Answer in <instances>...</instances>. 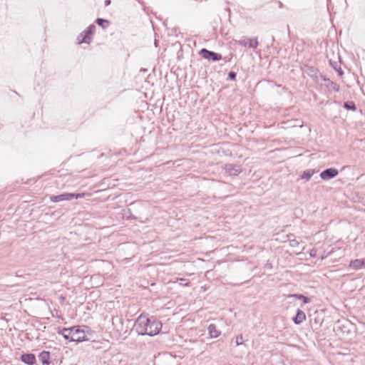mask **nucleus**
<instances>
[{
	"label": "nucleus",
	"instance_id": "nucleus-1",
	"mask_svg": "<svg viewBox=\"0 0 365 365\" xmlns=\"http://www.w3.org/2000/svg\"><path fill=\"white\" fill-rule=\"evenodd\" d=\"M133 329L139 335L153 336L160 333L162 323L155 317H148L145 314H140L136 319Z\"/></svg>",
	"mask_w": 365,
	"mask_h": 365
},
{
	"label": "nucleus",
	"instance_id": "nucleus-2",
	"mask_svg": "<svg viewBox=\"0 0 365 365\" xmlns=\"http://www.w3.org/2000/svg\"><path fill=\"white\" fill-rule=\"evenodd\" d=\"M84 193H68L65 192L58 195H51L50 200L53 202H57L63 200H71L73 199H78L84 197Z\"/></svg>",
	"mask_w": 365,
	"mask_h": 365
},
{
	"label": "nucleus",
	"instance_id": "nucleus-3",
	"mask_svg": "<svg viewBox=\"0 0 365 365\" xmlns=\"http://www.w3.org/2000/svg\"><path fill=\"white\" fill-rule=\"evenodd\" d=\"M71 328L73 329V333H71V341L82 342L88 340L85 331L81 329V326H74Z\"/></svg>",
	"mask_w": 365,
	"mask_h": 365
},
{
	"label": "nucleus",
	"instance_id": "nucleus-4",
	"mask_svg": "<svg viewBox=\"0 0 365 365\" xmlns=\"http://www.w3.org/2000/svg\"><path fill=\"white\" fill-rule=\"evenodd\" d=\"M200 55L205 59L211 60L212 61H218L222 58L221 54L214 51H209L206 48H202L200 51Z\"/></svg>",
	"mask_w": 365,
	"mask_h": 365
},
{
	"label": "nucleus",
	"instance_id": "nucleus-5",
	"mask_svg": "<svg viewBox=\"0 0 365 365\" xmlns=\"http://www.w3.org/2000/svg\"><path fill=\"white\" fill-rule=\"evenodd\" d=\"M339 172L336 168H327L320 173V178L324 180H329L338 175Z\"/></svg>",
	"mask_w": 365,
	"mask_h": 365
},
{
	"label": "nucleus",
	"instance_id": "nucleus-6",
	"mask_svg": "<svg viewBox=\"0 0 365 365\" xmlns=\"http://www.w3.org/2000/svg\"><path fill=\"white\" fill-rule=\"evenodd\" d=\"M224 169L227 173L233 176H236L242 172V168L240 165H236L231 163L226 164L224 167Z\"/></svg>",
	"mask_w": 365,
	"mask_h": 365
},
{
	"label": "nucleus",
	"instance_id": "nucleus-7",
	"mask_svg": "<svg viewBox=\"0 0 365 365\" xmlns=\"http://www.w3.org/2000/svg\"><path fill=\"white\" fill-rule=\"evenodd\" d=\"M76 40L78 44H81L83 43H90L92 40V37L86 30H84L77 36Z\"/></svg>",
	"mask_w": 365,
	"mask_h": 365
},
{
	"label": "nucleus",
	"instance_id": "nucleus-8",
	"mask_svg": "<svg viewBox=\"0 0 365 365\" xmlns=\"http://www.w3.org/2000/svg\"><path fill=\"white\" fill-rule=\"evenodd\" d=\"M21 360L28 365H34L36 362V356L34 354H24L21 356Z\"/></svg>",
	"mask_w": 365,
	"mask_h": 365
},
{
	"label": "nucleus",
	"instance_id": "nucleus-9",
	"mask_svg": "<svg viewBox=\"0 0 365 365\" xmlns=\"http://www.w3.org/2000/svg\"><path fill=\"white\" fill-rule=\"evenodd\" d=\"M305 319V313L299 309L297 310L296 315L292 318V320L294 322V324L297 325L302 324Z\"/></svg>",
	"mask_w": 365,
	"mask_h": 365
},
{
	"label": "nucleus",
	"instance_id": "nucleus-10",
	"mask_svg": "<svg viewBox=\"0 0 365 365\" xmlns=\"http://www.w3.org/2000/svg\"><path fill=\"white\" fill-rule=\"evenodd\" d=\"M38 359L43 365H48L50 364V352L47 351H41L38 356Z\"/></svg>",
	"mask_w": 365,
	"mask_h": 365
},
{
	"label": "nucleus",
	"instance_id": "nucleus-11",
	"mask_svg": "<svg viewBox=\"0 0 365 365\" xmlns=\"http://www.w3.org/2000/svg\"><path fill=\"white\" fill-rule=\"evenodd\" d=\"M365 264V258L356 259L350 262L349 266L355 270L361 269Z\"/></svg>",
	"mask_w": 365,
	"mask_h": 365
},
{
	"label": "nucleus",
	"instance_id": "nucleus-12",
	"mask_svg": "<svg viewBox=\"0 0 365 365\" xmlns=\"http://www.w3.org/2000/svg\"><path fill=\"white\" fill-rule=\"evenodd\" d=\"M207 330H208V334L211 338H217L221 334V331L217 329L216 325L214 324H210L208 326Z\"/></svg>",
	"mask_w": 365,
	"mask_h": 365
},
{
	"label": "nucleus",
	"instance_id": "nucleus-13",
	"mask_svg": "<svg viewBox=\"0 0 365 365\" xmlns=\"http://www.w3.org/2000/svg\"><path fill=\"white\" fill-rule=\"evenodd\" d=\"M73 329H72L71 327L63 328V329L58 331V334H61L65 339L71 341V333H73Z\"/></svg>",
	"mask_w": 365,
	"mask_h": 365
},
{
	"label": "nucleus",
	"instance_id": "nucleus-14",
	"mask_svg": "<svg viewBox=\"0 0 365 365\" xmlns=\"http://www.w3.org/2000/svg\"><path fill=\"white\" fill-rule=\"evenodd\" d=\"M331 66L333 68L338 72V74L341 76L344 74V71L341 68L340 63L337 61H329Z\"/></svg>",
	"mask_w": 365,
	"mask_h": 365
},
{
	"label": "nucleus",
	"instance_id": "nucleus-15",
	"mask_svg": "<svg viewBox=\"0 0 365 365\" xmlns=\"http://www.w3.org/2000/svg\"><path fill=\"white\" fill-rule=\"evenodd\" d=\"M289 298H296L298 299H302L304 304H307L310 302V299L303 294H292L288 296Z\"/></svg>",
	"mask_w": 365,
	"mask_h": 365
},
{
	"label": "nucleus",
	"instance_id": "nucleus-16",
	"mask_svg": "<svg viewBox=\"0 0 365 365\" xmlns=\"http://www.w3.org/2000/svg\"><path fill=\"white\" fill-rule=\"evenodd\" d=\"M313 79L314 80V81L316 83H321V84H322V81H327V83L330 82L329 78H326L324 76H323L319 72L317 73V74L313 78Z\"/></svg>",
	"mask_w": 365,
	"mask_h": 365
},
{
	"label": "nucleus",
	"instance_id": "nucleus-17",
	"mask_svg": "<svg viewBox=\"0 0 365 365\" xmlns=\"http://www.w3.org/2000/svg\"><path fill=\"white\" fill-rule=\"evenodd\" d=\"M96 23L102 27L103 29H106L110 24L109 21L106 19L98 18L96 20Z\"/></svg>",
	"mask_w": 365,
	"mask_h": 365
},
{
	"label": "nucleus",
	"instance_id": "nucleus-18",
	"mask_svg": "<svg viewBox=\"0 0 365 365\" xmlns=\"http://www.w3.org/2000/svg\"><path fill=\"white\" fill-rule=\"evenodd\" d=\"M319 72L318 69L314 66H307L306 73L308 76L312 77V78L317 74Z\"/></svg>",
	"mask_w": 365,
	"mask_h": 365
},
{
	"label": "nucleus",
	"instance_id": "nucleus-19",
	"mask_svg": "<svg viewBox=\"0 0 365 365\" xmlns=\"http://www.w3.org/2000/svg\"><path fill=\"white\" fill-rule=\"evenodd\" d=\"M344 107L349 110L355 111L356 110V106L353 101H346L344 103Z\"/></svg>",
	"mask_w": 365,
	"mask_h": 365
},
{
	"label": "nucleus",
	"instance_id": "nucleus-20",
	"mask_svg": "<svg viewBox=\"0 0 365 365\" xmlns=\"http://www.w3.org/2000/svg\"><path fill=\"white\" fill-rule=\"evenodd\" d=\"M313 174H314L313 170H307L304 171V173H302L301 177L302 179H305L306 180H309Z\"/></svg>",
	"mask_w": 365,
	"mask_h": 365
},
{
	"label": "nucleus",
	"instance_id": "nucleus-21",
	"mask_svg": "<svg viewBox=\"0 0 365 365\" xmlns=\"http://www.w3.org/2000/svg\"><path fill=\"white\" fill-rule=\"evenodd\" d=\"M248 46L252 48H256L258 46V41L257 38L247 39Z\"/></svg>",
	"mask_w": 365,
	"mask_h": 365
},
{
	"label": "nucleus",
	"instance_id": "nucleus-22",
	"mask_svg": "<svg viewBox=\"0 0 365 365\" xmlns=\"http://www.w3.org/2000/svg\"><path fill=\"white\" fill-rule=\"evenodd\" d=\"M86 31H87V33L89 34V35H91V36L92 37V36L93 35V34L95 33V31H96V26L94 24H91L86 29Z\"/></svg>",
	"mask_w": 365,
	"mask_h": 365
},
{
	"label": "nucleus",
	"instance_id": "nucleus-23",
	"mask_svg": "<svg viewBox=\"0 0 365 365\" xmlns=\"http://www.w3.org/2000/svg\"><path fill=\"white\" fill-rule=\"evenodd\" d=\"M86 31H87V33L89 34V35H91V36L92 37V36L93 35V34L95 33V31H96V26L94 24H91L86 29Z\"/></svg>",
	"mask_w": 365,
	"mask_h": 365
},
{
	"label": "nucleus",
	"instance_id": "nucleus-24",
	"mask_svg": "<svg viewBox=\"0 0 365 365\" xmlns=\"http://www.w3.org/2000/svg\"><path fill=\"white\" fill-rule=\"evenodd\" d=\"M326 86L327 87L331 86L332 88L336 91H339V86L336 83L332 82L331 81H330V82H328V84H326Z\"/></svg>",
	"mask_w": 365,
	"mask_h": 365
},
{
	"label": "nucleus",
	"instance_id": "nucleus-25",
	"mask_svg": "<svg viewBox=\"0 0 365 365\" xmlns=\"http://www.w3.org/2000/svg\"><path fill=\"white\" fill-rule=\"evenodd\" d=\"M289 245L291 247H296L299 245V242L297 239L289 240Z\"/></svg>",
	"mask_w": 365,
	"mask_h": 365
},
{
	"label": "nucleus",
	"instance_id": "nucleus-26",
	"mask_svg": "<svg viewBox=\"0 0 365 365\" xmlns=\"http://www.w3.org/2000/svg\"><path fill=\"white\" fill-rule=\"evenodd\" d=\"M235 343H236V345H237V346H239V345H240V344H242L243 343V337H242V335H238V336L236 337Z\"/></svg>",
	"mask_w": 365,
	"mask_h": 365
},
{
	"label": "nucleus",
	"instance_id": "nucleus-27",
	"mask_svg": "<svg viewBox=\"0 0 365 365\" xmlns=\"http://www.w3.org/2000/svg\"><path fill=\"white\" fill-rule=\"evenodd\" d=\"M236 76H237V74L234 71H230L229 73H228V78L231 80H235L236 78Z\"/></svg>",
	"mask_w": 365,
	"mask_h": 365
},
{
	"label": "nucleus",
	"instance_id": "nucleus-28",
	"mask_svg": "<svg viewBox=\"0 0 365 365\" xmlns=\"http://www.w3.org/2000/svg\"><path fill=\"white\" fill-rule=\"evenodd\" d=\"M239 44L241 45V46H246L248 43H247V40H241L239 41Z\"/></svg>",
	"mask_w": 365,
	"mask_h": 365
},
{
	"label": "nucleus",
	"instance_id": "nucleus-29",
	"mask_svg": "<svg viewBox=\"0 0 365 365\" xmlns=\"http://www.w3.org/2000/svg\"><path fill=\"white\" fill-rule=\"evenodd\" d=\"M110 4V0H106L105 1V6H108Z\"/></svg>",
	"mask_w": 365,
	"mask_h": 365
},
{
	"label": "nucleus",
	"instance_id": "nucleus-30",
	"mask_svg": "<svg viewBox=\"0 0 365 365\" xmlns=\"http://www.w3.org/2000/svg\"><path fill=\"white\" fill-rule=\"evenodd\" d=\"M265 267L271 268L272 267L271 264L267 263L266 265H265Z\"/></svg>",
	"mask_w": 365,
	"mask_h": 365
},
{
	"label": "nucleus",
	"instance_id": "nucleus-31",
	"mask_svg": "<svg viewBox=\"0 0 365 365\" xmlns=\"http://www.w3.org/2000/svg\"><path fill=\"white\" fill-rule=\"evenodd\" d=\"M324 82V85L328 84L327 81H323Z\"/></svg>",
	"mask_w": 365,
	"mask_h": 365
},
{
	"label": "nucleus",
	"instance_id": "nucleus-32",
	"mask_svg": "<svg viewBox=\"0 0 365 365\" xmlns=\"http://www.w3.org/2000/svg\"><path fill=\"white\" fill-rule=\"evenodd\" d=\"M180 281H185V279H182V278H180L179 279Z\"/></svg>",
	"mask_w": 365,
	"mask_h": 365
}]
</instances>
